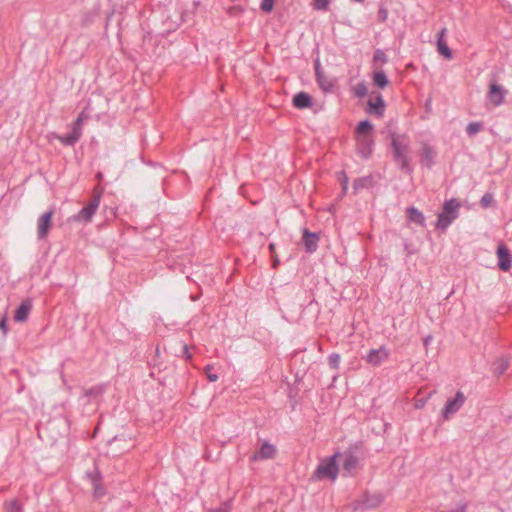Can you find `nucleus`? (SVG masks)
I'll return each mask as SVG.
<instances>
[{
    "label": "nucleus",
    "mask_w": 512,
    "mask_h": 512,
    "mask_svg": "<svg viewBox=\"0 0 512 512\" xmlns=\"http://www.w3.org/2000/svg\"><path fill=\"white\" fill-rule=\"evenodd\" d=\"M103 194V189H99L96 187L94 189V194L88 204L83 207L76 215H74L71 219L76 222H90L93 215L97 211L101 198Z\"/></svg>",
    "instance_id": "3"
},
{
    "label": "nucleus",
    "mask_w": 512,
    "mask_h": 512,
    "mask_svg": "<svg viewBox=\"0 0 512 512\" xmlns=\"http://www.w3.org/2000/svg\"><path fill=\"white\" fill-rule=\"evenodd\" d=\"M365 181V179H356L353 185L354 189L358 190L359 188L364 187Z\"/></svg>",
    "instance_id": "36"
},
{
    "label": "nucleus",
    "mask_w": 512,
    "mask_h": 512,
    "mask_svg": "<svg viewBox=\"0 0 512 512\" xmlns=\"http://www.w3.org/2000/svg\"><path fill=\"white\" fill-rule=\"evenodd\" d=\"M32 309L31 299H25L19 305L15 311L14 320L16 322H25L28 319V315Z\"/></svg>",
    "instance_id": "14"
},
{
    "label": "nucleus",
    "mask_w": 512,
    "mask_h": 512,
    "mask_svg": "<svg viewBox=\"0 0 512 512\" xmlns=\"http://www.w3.org/2000/svg\"><path fill=\"white\" fill-rule=\"evenodd\" d=\"M383 501V496L381 494H365L362 501V506L365 509H371L379 506Z\"/></svg>",
    "instance_id": "19"
},
{
    "label": "nucleus",
    "mask_w": 512,
    "mask_h": 512,
    "mask_svg": "<svg viewBox=\"0 0 512 512\" xmlns=\"http://www.w3.org/2000/svg\"><path fill=\"white\" fill-rule=\"evenodd\" d=\"M506 94L507 90L505 88L498 85L494 80L490 81L487 97L491 103L495 106L502 105L505 101Z\"/></svg>",
    "instance_id": "8"
},
{
    "label": "nucleus",
    "mask_w": 512,
    "mask_h": 512,
    "mask_svg": "<svg viewBox=\"0 0 512 512\" xmlns=\"http://www.w3.org/2000/svg\"><path fill=\"white\" fill-rule=\"evenodd\" d=\"M408 214L410 221L419 224L421 226L424 225L425 217L422 212L414 207L408 208Z\"/></svg>",
    "instance_id": "22"
},
{
    "label": "nucleus",
    "mask_w": 512,
    "mask_h": 512,
    "mask_svg": "<svg viewBox=\"0 0 512 512\" xmlns=\"http://www.w3.org/2000/svg\"><path fill=\"white\" fill-rule=\"evenodd\" d=\"M388 78L383 71H378L374 74V83L380 88H384L388 85Z\"/></svg>",
    "instance_id": "24"
},
{
    "label": "nucleus",
    "mask_w": 512,
    "mask_h": 512,
    "mask_svg": "<svg viewBox=\"0 0 512 512\" xmlns=\"http://www.w3.org/2000/svg\"><path fill=\"white\" fill-rule=\"evenodd\" d=\"M360 151H361V153H362V155H363L364 157H367V156L369 155V153H370V150H369V149L367 150V152H365V151H364V149H361Z\"/></svg>",
    "instance_id": "41"
},
{
    "label": "nucleus",
    "mask_w": 512,
    "mask_h": 512,
    "mask_svg": "<svg viewBox=\"0 0 512 512\" xmlns=\"http://www.w3.org/2000/svg\"><path fill=\"white\" fill-rule=\"evenodd\" d=\"M419 154L421 164L431 169L435 163L437 152L429 144L422 143Z\"/></svg>",
    "instance_id": "10"
},
{
    "label": "nucleus",
    "mask_w": 512,
    "mask_h": 512,
    "mask_svg": "<svg viewBox=\"0 0 512 512\" xmlns=\"http://www.w3.org/2000/svg\"><path fill=\"white\" fill-rule=\"evenodd\" d=\"M212 370H213V365H207V366L204 368V372H205V374H206V376H207L208 380H209L210 382H215V381H217V380H218V375H217V374H215V373H213V372H212Z\"/></svg>",
    "instance_id": "30"
},
{
    "label": "nucleus",
    "mask_w": 512,
    "mask_h": 512,
    "mask_svg": "<svg viewBox=\"0 0 512 512\" xmlns=\"http://www.w3.org/2000/svg\"><path fill=\"white\" fill-rule=\"evenodd\" d=\"M427 399H418L415 402V408L416 409H422L426 405Z\"/></svg>",
    "instance_id": "37"
},
{
    "label": "nucleus",
    "mask_w": 512,
    "mask_h": 512,
    "mask_svg": "<svg viewBox=\"0 0 512 512\" xmlns=\"http://www.w3.org/2000/svg\"><path fill=\"white\" fill-rule=\"evenodd\" d=\"M293 105L298 109H306L312 106V98L306 92H299L293 97Z\"/></svg>",
    "instance_id": "18"
},
{
    "label": "nucleus",
    "mask_w": 512,
    "mask_h": 512,
    "mask_svg": "<svg viewBox=\"0 0 512 512\" xmlns=\"http://www.w3.org/2000/svg\"><path fill=\"white\" fill-rule=\"evenodd\" d=\"M510 360L508 357H501L497 361H495L493 365V372L495 375L500 376L502 375L507 368L509 367Z\"/></svg>",
    "instance_id": "21"
},
{
    "label": "nucleus",
    "mask_w": 512,
    "mask_h": 512,
    "mask_svg": "<svg viewBox=\"0 0 512 512\" xmlns=\"http://www.w3.org/2000/svg\"><path fill=\"white\" fill-rule=\"evenodd\" d=\"M498 257V267L502 271H508L511 268L512 256L505 245H500L496 251Z\"/></svg>",
    "instance_id": "11"
},
{
    "label": "nucleus",
    "mask_w": 512,
    "mask_h": 512,
    "mask_svg": "<svg viewBox=\"0 0 512 512\" xmlns=\"http://www.w3.org/2000/svg\"><path fill=\"white\" fill-rule=\"evenodd\" d=\"M183 353H184V355H185L187 358H190V357H191V355L189 354L188 346H187V345H183Z\"/></svg>",
    "instance_id": "40"
},
{
    "label": "nucleus",
    "mask_w": 512,
    "mask_h": 512,
    "mask_svg": "<svg viewBox=\"0 0 512 512\" xmlns=\"http://www.w3.org/2000/svg\"><path fill=\"white\" fill-rule=\"evenodd\" d=\"M368 90L364 82L358 83L354 87V93L357 97H364Z\"/></svg>",
    "instance_id": "27"
},
{
    "label": "nucleus",
    "mask_w": 512,
    "mask_h": 512,
    "mask_svg": "<svg viewBox=\"0 0 512 512\" xmlns=\"http://www.w3.org/2000/svg\"><path fill=\"white\" fill-rule=\"evenodd\" d=\"M338 459L341 461L345 475H352L358 468L361 460L358 453L352 449L346 450L343 453H339Z\"/></svg>",
    "instance_id": "6"
},
{
    "label": "nucleus",
    "mask_w": 512,
    "mask_h": 512,
    "mask_svg": "<svg viewBox=\"0 0 512 512\" xmlns=\"http://www.w3.org/2000/svg\"><path fill=\"white\" fill-rule=\"evenodd\" d=\"M97 178H98L99 180H101V179L103 178V175H102V173H101V172H98V173H97Z\"/></svg>",
    "instance_id": "43"
},
{
    "label": "nucleus",
    "mask_w": 512,
    "mask_h": 512,
    "mask_svg": "<svg viewBox=\"0 0 512 512\" xmlns=\"http://www.w3.org/2000/svg\"><path fill=\"white\" fill-rule=\"evenodd\" d=\"M314 8L316 10H327L330 4V0H313Z\"/></svg>",
    "instance_id": "31"
},
{
    "label": "nucleus",
    "mask_w": 512,
    "mask_h": 512,
    "mask_svg": "<svg viewBox=\"0 0 512 512\" xmlns=\"http://www.w3.org/2000/svg\"><path fill=\"white\" fill-rule=\"evenodd\" d=\"M338 455L339 452L335 453L331 457L323 459L317 466L314 472V477L318 480L327 478L334 481L339 472V465L337 461Z\"/></svg>",
    "instance_id": "2"
},
{
    "label": "nucleus",
    "mask_w": 512,
    "mask_h": 512,
    "mask_svg": "<svg viewBox=\"0 0 512 512\" xmlns=\"http://www.w3.org/2000/svg\"><path fill=\"white\" fill-rule=\"evenodd\" d=\"M276 452V449L273 445L269 443H264L260 449L252 456V460H258V459H270L273 458L274 454Z\"/></svg>",
    "instance_id": "17"
},
{
    "label": "nucleus",
    "mask_w": 512,
    "mask_h": 512,
    "mask_svg": "<svg viewBox=\"0 0 512 512\" xmlns=\"http://www.w3.org/2000/svg\"><path fill=\"white\" fill-rule=\"evenodd\" d=\"M391 146L393 149L394 161L400 166L405 173H411L410 165V140L404 134H391Z\"/></svg>",
    "instance_id": "1"
},
{
    "label": "nucleus",
    "mask_w": 512,
    "mask_h": 512,
    "mask_svg": "<svg viewBox=\"0 0 512 512\" xmlns=\"http://www.w3.org/2000/svg\"><path fill=\"white\" fill-rule=\"evenodd\" d=\"M389 356V352L387 349H385L384 347H380L379 349H372L370 350L365 359L366 361L373 365V366H378L380 365L383 361H385Z\"/></svg>",
    "instance_id": "12"
},
{
    "label": "nucleus",
    "mask_w": 512,
    "mask_h": 512,
    "mask_svg": "<svg viewBox=\"0 0 512 512\" xmlns=\"http://www.w3.org/2000/svg\"><path fill=\"white\" fill-rule=\"evenodd\" d=\"M229 510V505L226 503L224 505V508H223V511H228ZM222 512V510H220Z\"/></svg>",
    "instance_id": "42"
},
{
    "label": "nucleus",
    "mask_w": 512,
    "mask_h": 512,
    "mask_svg": "<svg viewBox=\"0 0 512 512\" xmlns=\"http://www.w3.org/2000/svg\"><path fill=\"white\" fill-rule=\"evenodd\" d=\"M91 481H92V485L94 488V496L97 498L103 496L105 491H104L103 487L101 486V480L96 476H92Z\"/></svg>",
    "instance_id": "25"
},
{
    "label": "nucleus",
    "mask_w": 512,
    "mask_h": 512,
    "mask_svg": "<svg viewBox=\"0 0 512 512\" xmlns=\"http://www.w3.org/2000/svg\"><path fill=\"white\" fill-rule=\"evenodd\" d=\"M19 510L20 506L16 500H13L8 504L7 512H19Z\"/></svg>",
    "instance_id": "33"
},
{
    "label": "nucleus",
    "mask_w": 512,
    "mask_h": 512,
    "mask_svg": "<svg viewBox=\"0 0 512 512\" xmlns=\"http://www.w3.org/2000/svg\"><path fill=\"white\" fill-rule=\"evenodd\" d=\"M380 13H381V16H383V17H382V18H383V20H385V19H386V13H385V12H382V11H380Z\"/></svg>",
    "instance_id": "45"
},
{
    "label": "nucleus",
    "mask_w": 512,
    "mask_h": 512,
    "mask_svg": "<svg viewBox=\"0 0 512 512\" xmlns=\"http://www.w3.org/2000/svg\"><path fill=\"white\" fill-rule=\"evenodd\" d=\"M494 201V197L491 193H486L482 196L480 204L483 208L489 207Z\"/></svg>",
    "instance_id": "29"
},
{
    "label": "nucleus",
    "mask_w": 512,
    "mask_h": 512,
    "mask_svg": "<svg viewBox=\"0 0 512 512\" xmlns=\"http://www.w3.org/2000/svg\"><path fill=\"white\" fill-rule=\"evenodd\" d=\"M380 13H381V16H383V17H382V18H383V20H385V19H386V13H385V12H382V11H380Z\"/></svg>",
    "instance_id": "44"
},
{
    "label": "nucleus",
    "mask_w": 512,
    "mask_h": 512,
    "mask_svg": "<svg viewBox=\"0 0 512 512\" xmlns=\"http://www.w3.org/2000/svg\"><path fill=\"white\" fill-rule=\"evenodd\" d=\"M372 128L373 125L368 120L361 121L358 124L356 132L359 135V142L361 143V145L370 146V144L372 143V140L366 136V134H368L372 130Z\"/></svg>",
    "instance_id": "13"
},
{
    "label": "nucleus",
    "mask_w": 512,
    "mask_h": 512,
    "mask_svg": "<svg viewBox=\"0 0 512 512\" xmlns=\"http://www.w3.org/2000/svg\"><path fill=\"white\" fill-rule=\"evenodd\" d=\"M269 248L271 251L274 250V244H270Z\"/></svg>",
    "instance_id": "47"
},
{
    "label": "nucleus",
    "mask_w": 512,
    "mask_h": 512,
    "mask_svg": "<svg viewBox=\"0 0 512 512\" xmlns=\"http://www.w3.org/2000/svg\"><path fill=\"white\" fill-rule=\"evenodd\" d=\"M53 210L47 211L42 214L37 220V236L39 239L47 237L52 227Z\"/></svg>",
    "instance_id": "9"
},
{
    "label": "nucleus",
    "mask_w": 512,
    "mask_h": 512,
    "mask_svg": "<svg viewBox=\"0 0 512 512\" xmlns=\"http://www.w3.org/2000/svg\"><path fill=\"white\" fill-rule=\"evenodd\" d=\"M437 50L445 58H452V52L444 39H437Z\"/></svg>",
    "instance_id": "23"
},
{
    "label": "nucleus",
    "mask_w": 512,
    "mask_h": 512,
    "mask_svg": "<svg viewBox=\"0 0 512 512\" xmlns=\"http://www.w3.org/2000/svg\"><path fill=\"white\" fill-rule=\"evenodd\" d=\"M432 341V336L431 335H428L427 337L424 338V341H423V344L425 347H427L430 342Z\"/></svg>",
    "instance_id": "39"
},
{
    "label": "nucleus",
    "mask_w": 512,
    "mask_h": 512,
    "mask_svg": "<svg viewBox=\"0 0 512 512\" xmlns=\"http://www.w3.org/2000/svg\"><path fill=\"white\" fill-rule=\"evenodd\" d=\"M115 442H117V438H114V439H113V441H112L111 445H112L113 443H115Z\"/></svg>",
    "instance_id": "48"
},
{
    "label": "nucleus",
    "mask_w": 512,
    "mask_h": 512,
    "mask_svg": "<svg viewBox=\"0 0 512 512\" xmlns=\"http://www.w3.org/2000/svg\"><path fill=\"white\" fill-rule=\"evenodd\" d=\"M274 6V0H262L261 9L264 12H271Z\"/></svg>",
    "instance_id": "32"
},
{
    "label": "nucleus",
    "mask_w": 512,
    "mask_h": 512,
    "mask_svg": "<svg viewBox=\"0 0 512 512\" xmlns=\"http://www.w3.org/2000/svg\"><path fill=\"white\" fill-rule=\"evenodd\" d=\"M0 330L3 332L4 335H6L7 332H8L7 317H6V315H4L0 319Z\"/></svg>",
    "instance_id": "34"
},
{
    "label": "nucleus",
    "mask_w": 512,
    "mask_h": 512,
    "mask_svg": "<svg viewBox=\"0 0 512 512\" xmlns=\"http://www.w3.org/2000/svg\"><path fill=\"white\" fill-rule=\"evenodd\" d=\"M446 32H447V29L446 28H442L440 30V32L438 33V38L437 39H444V36H445Z\"/></svg>",
    "instance_id": "38"
},
{
    "label": "nucleus",
    "mask_w": 512,
    "mask_h": 512,
    "mask_svg": "<svg viewBox=\"0 0 512 512\" xmlns=\"http://www.w3.org/2000/svg\"><path fill=\"white\" fill-rule=\"evenodd\" d=\"M466 397L463 392L458 391L455 397L451 400H448L445 407L442 411V416L444 419H449L451 415L455 414L460 410V408L465 403Z\"/></svg>",
    "instance_id": "7"
},
{
    "label": "nucleus",
    "mask_w": 512,
    "mask_h": 512,
    "mask_svg": "<svg viewBox=\"0 0 512 512\" xmlns=\"http://www.w3.org/2000/svg\"><path fill=\"white\" fill-rule=\"evenodd\" d=\"M340 355L337 354V353H332L329 358H328V362H329V365L331 368L333 369H338L339 367V363H340Z\"/></svg>",
    "instance_id": "28"
},
{
    "label": "nucleus",
    "mask_w": 512,
    "mask_h": 512,
    "mask_svg": "<svg viewBox=\"0 0 512 512\" xmlns=\"http://www.w3.org/2000/svg\"><path fill=\"white\" fill-rule=\"evenodd\" d=\"M482 129V124L479 122H471L466 127V132L469 136L477 134Z\"/></svg>",
    "instance_id": "26"
},
{
    "label": "nucleus",
    "mask_w": 512,
    "mask_h": 512,
    "mask_svg": "<svg viewBox=\"0 0 512 512\" xmlns=\"http://www.w3.org/2000/svg\"><path fill=\"white\" fill-rule=\"evenodd\" d=\"M375 59H376V60L381 59V56L377 53V54L375 55Z\"/></svg>",
    "instance_id": "46"
},
{
    "label": "nucleus",
    "mask_w": 512,
    "mask_h": 512,
    "mask_svg": "<svg viewBox=\"0 0 512 512\" xmlns=\"http://www.w3.org/2000/svg\"><path fill=\"white\" fill-rule=\"evenodd\" d=\"M341 174H342V176L339 177V181L341 182L343 192L345 193L347 190V186H348V178L344 172H342Z\"/></svg>",
    "instance_id": "35"
},
{
    "label": "nucleus",
    "mask_w": 512,
    "mask_h": 512,
    "mask_svg": "<svg viewBox=\"0 0 512 512\" xmlns=\"http://www.w3.org/2000/svg\"><path fill=\"white\" fill-rule=\"evenodd\" d=\"M82 123H83V113H81L75 122L72 124V131L67 136H61L55 132L49 135L50 139L59 140L62 144L66 146H73L82 135Z\"/></svg>",
    "instance_id": "5"
},
{
    "label": "nucleus",
    "mask_w": 512,
    "mask_h": 512,
    "mask_svg": "<svg viewBox=\"0 0 512 512\" xmlns=\"http://www.w3.org/2000/svg\"><path fill=\"white\" fill-rule=\"evenodd\" d=\"M460 203L456 199H450L443 205L442 212L438 215L436 227L442 230L447 227L458 217Z\"/></svg>",
    "instance_id": "4"
},
{
    "label": "nucleus",
    "mask_w": 512,
    "mask_h": 512,
    "mask_svg": "<svg viewBox=\"0 0 512 512\" xmlns=\"http://www.w3.org/2000/svg\"><path fill=\"white\" fill-rule=\"evenodd\" d=\"M315 75L320 88L324 91H328L332 87V82L327 78L324 71L321 69L320 62H315Z\"/></svg>",
    "instance_id": "15"
},
{
    "label": "nucleus",
    "mask_w": 512,
    "mask_h": 512,
    "mask_svg": "<svg viewBox=\"0 0 512 512\" xmlns=\"http://www.w3.org/2000/svg\"><path fill=\"white\" fill-rule=\"evenodd\" d=\"M318 241L319 237L316 233H311L307 229L304 230L303 243L308 252L313 253L316 251L318 247Z\"/></svg>",
    "instance_id": "16"
},
{
    "label": "nucleus",
    "mask_w": 512,
    "mask_h": 512,
    "mask_svg": "<svg viewBox=\"0 0 512 512\" xmlns=\"http://www.w3.org/2000/svg\"><path fill=\"white\" fill-rule=\"evenodd\" d=\"M385 108L384 100L381 96L376 98V101H369L368 112L377 116H382Z\"/></svg>",
    "instance_id": "20"
}]
</instances>
